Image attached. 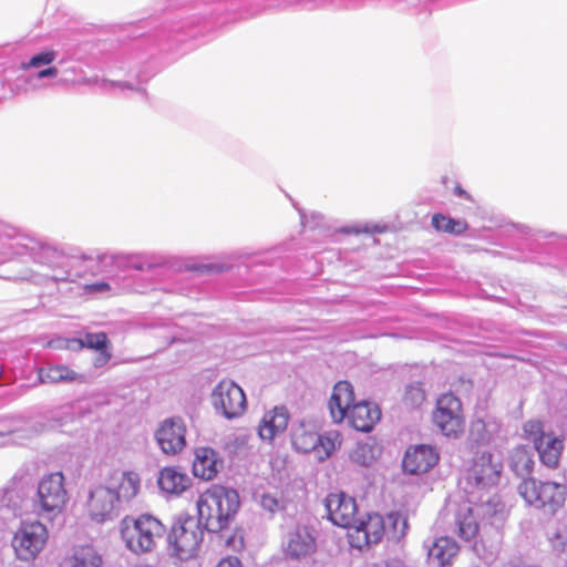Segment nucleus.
<instances>
[{
	"label": "nucleus",
	"mask_w": 567,
	"mask_h": 567,
	"mask_svg": "<svg viewBox=\"0 0 567 567\" xmlns=\"http://www.w3.org/2000/svg\"><path fill=\"white\" fill-rule=\"evenodd\" d=\"M186 426L181 417H171L163 421L156 432V440L162 451L167 455H175L186 446Z\"/></svg>",
	"instance_id": "13"
},
{
	"label": "nucleus",
	"mask_w": 567,
	"mask_h": 567,
	"mask_svg": "<svg viewBox=\"0 0 567 567\" xmlns=\"http://www.w3.org/2000/svg\"><path fill=\"white\" fill-rule=\"evenodd\" d=\"M193 464V474L195 477L202 481H212L219 473L220 468L218 465L223 463H192Z\"/></svg>",
	"instance_id": "31"
},
{
	"label": "nucleus",
	"mask_w": 567,
	"mask_h": 567,
	"mask_svg": "<svg viewBox=\"0 0 567 567\" xmlns=\"http://www.w3.org/2000/svg\"><path fill=\"white\" fill-rule=\"evenodd\" d=\"M58 74V69L55 66H50L44 70H41L38 74L40 79L55 76Z\"/></svg>",
	"instance_id": "42"
},
{
	"label": "nucleus",
	"mask_w": 567,
	"mask_h": 567,
	"mask_svg": "<svg viewBox=\"0 0 567 567\" xmlns=\"http://www.w3.org/2000/svg\"><path fill=\"white\" fill-rule=\"evenodd\" d=\"M432 421L445 436L458 437L463 434L465 419L460 398L452 392L442 393L436 399Z\"/></svg>",
	"instance_id": "6"
},
{
	"label": "nucleus",
	"mask_w": 567,
	"mask_h": 567,
	"mask_svg": "<svg viewBox=\"0 0 567 567\" xmlns=\"http://www.w3.org/2000/svg\"><path fill=\"white\" fill-rule=\"evenodd\" d=\"M523 465H524L523 472L526 474H530L533 463H523Z\"/></svg>",
	"instance_id": "44"
},
{
	"label": "nucleus",
	"mask_w": 567,
	"mask_h": 567,
	"mask_svg": "<svg viewBox=\"0 0 567 567\" xmlns=\"http://www.w3.org/2000/svg\"><path fill=\"white\" fill-rule=\"evenodd\" d=\"M64 563L65 567H103L101 554L91 545L75 547Z\"/></svg>",
	"instance_id": "21"
},
{
	"label": "nucleus",
	"mask_w": 567,
	"mask_h": 567,
	"mask_svg": "<svg viewBox=\"0 0 567 567\" xmlns=\"http://www.w3.org/2000/svg\"><path fill=\"white\" fill-rule=\"evenodd\" d=\"M440 453L434 445L419 444L410 446L404 454L403 461H439Z\"/></svg>",
	"instance_id": "28"
},
{
	"label": "nucleus",
	"mask_w": 567,
	"mask_h": 567,
	"mask_svg": "<svg viewBox=\"0 0 567 567\" xmlns=\"http://www.w3.org/2000/svg\"><path fill=\"white\" fill-rule=\"evenodd\" d=\"M225 544L227 548L233 551H241L246 547L245 534L241 528H235L233 533L226 538Z\"/></svg>",
	"instance_id": "32"
},
{
	"label": "nucleus",
	"mask_w": 567,
	"mask_h": 567,
	"mask_svg": "<svg viewBox=\"0 0 567 567\" xmlns=\"http://www.w3.org/2000/svg\"><path fill=\"white\" fill-rule=\"evenodd\" d=\"M68 348L72 350L91 349L99 352L93 361L94 367L105 365L112 358L111 342L107 334L101 332H87L83 338H74L68 340Z\"/></svg>",
	"instance_id": "14"
},
{
	"label": "nucleus",
	"mask_w": 567,
	"mask_h": 567,
	"mask_svg": "<svg viewBox=\"0 0 567 567\" xmlns=\"http://www.w3.org/2000/svg\"><path fill=\"white\" fill-rule=\"evenodd\" d=\"M317 542L307 526H298L290 532L284 547L285 555L292 559H300L315 554Z\"/></svg>",
	"instance_id": "15"
},
{
	"label": "nucleus",
	"mask_w": 567,
	"mask_h": 567,
	"mask_svg": "<svg viewBox=\"0 0 567 567\" xmlns=\"http://www.w3.org/2000/svg\"><path fill=\"white\" fill-rule=\"evenodd\" d=\"M434 463H402V470L408 474H420L431 470Z\"/></svg>",
	"instance_id": "36"
},
{
	"label": "nucleus",
	"mask_w": 567,
	"mask_h": 567,
	"mask_svg": "<svg viewBox=\"0 0 567 567\" xmlns=\"http://www.w3.org/2000/svg\"><path fill=\"white\" fill-rule=\"evenodd\" d=\"M403 403L410 409L421 406L426 400V393L420 383L406 386L403 394Z\"/></svg>",
	"instance_id": "29"
},
{
	"label": "nucleus",
	"mask_w": 567,
	"mask_h": 567,
	"mask_svg": "<svg viewBox=\"0 0 567 567\" xmlns=\"http://www.w3.org/2000/svg\"><path fill=\"white\" fill-rule=\"evenodd\" d=\"M166 265V261L165 260H158L156 262H131L128 265V267L133 268V269H136V270H144V269H153V268H156V267H162Z\"/></svg>",
	"instance_id": "40"
},
{
	"label": "nucleus",
	"mask_w": 567,
	"mask_h": 567,
	"mask_svg": "<svg viewBox=\"0 0 567 567\" xmlns=\"http://www.w3.org/2000/svg\"><path fill=\"white\" fill-rule=\"evenodd\" d=\"M318 442L319 434L303 427L297 429L292 435V445L300 453L315 452Z\"/></svg>",
	"instance_id": "27"
},
{
	"label": "nucleus",
	"mask_w": 567,
	"mask_h": 567,
	"mask_svg": "<svg viewBox=\"0 0 567 567\" xmlns=\"http://www.w3.org/2000/svg\"><path fill=\"white\" fill-rule=\"evenodd\" d=\"M342 437L338 431H328L319 435V442L315 450L316 457L320 461L331 457L332 454L340 449Z\"/></svg>",
	"instance_id": "26"
},
{
	"label": "nucleus",
	"mask_w": 567,
	"mask_h": 567,
	"mask_svg": "<svg viewBox=\"0 0 567 567\" xmlns=\"http://www.w3.org/2000/svg\"><path fill=\"white\" fill-rule=\"evenodd\" d=\"M524 433L526 437L530 441H533V444L535 445V441L540 439V436H544L546 433L543 429V423L538 420H529L524 424Z\"/></svg>",
	"instance_id": "34"
},
{
	"label": "nucleus",
	"mask_w": 567,
	"mask_h": 567,
	"mask_svg": "<svg viewBox=\"0 0 567 567\" xmlns=\"http://www.w3.org/2000/svg\"><path fill=\"white\" fill-rule=\"evenodd\" d=\"M218 453L209 446H198L195 450V461H218Z\"/></svg>",
	"instance_id": "35"
},
{
	"label": "nucleus",
	"mask_w": 567,
	"mask_h": 567,
	"mask_svg": "<svg viewBox=\"0 0 567 567\" xmlns=\"http://www.w3.org/2000/svg\"><path fill=\"white\" fill-rule=\"evenodd\" d=\"M196 505L205 528L218 533L234 520L240 507V497L234 488L213 485L198 496Z\"/></svg>",
	"instance_id": "3"
},
{
	"label": "nucleus",
	"mask_w": 567,
	"mask_h": 567,
	"mask_svg": "<svg viewBox=\"0 0 567 567\" xmlns=\"http://www.w3.org/2000/svg\"><path fill=\"white\" fill-rule=\"evenodd\" d=\"M518 493L528 505L546 514L554 515L563 508L567 489L563 484L540 482L529 477L519 484Z\"/></svg>",
	"instance_id": "5"
},
{
	"label": "nucleus",
	"mask_w": 567,
	"mask_h": 567,
	"mask_svg": "<svg viewBox=\"0 0 567 567\" xmlns=\"http://www.w3.org/2000/svg\"><path fill=\"white\" fill-rule=\"evenodd\" d=\"M324 505L333 525L350 529L357 523L358 505L352 496L343 492L330 493Z\"/></svg>",
	"instance_id": "10"
},
{
	"label": "nucleus",
	"mask_w": 567,
	"mask_h": 567,
	"mask_svg": "<svg viewBox=\"0 0 567 567\" xmlns=\"http://www.w3.org/2000/svg\"><path fill=\"white\" fill-rule=\"evenodd\" d=\"M169 539L175 555L182 560H187L196 556L202 543V532L192 523L176 524L172 528Z\"/></svg>",
	"instance_id": "11"
},
{
	"label": "nucleus",
	"mask_w": 567,
	"mask_h": 567,
	"mask_svg": "<svg viewBox=\"0 0 567 567\" xmlns=\"http://www.w3.org/2000/svg\"><path fill=\"white\" fill-rule=\"evenodd\" d=\"M534 447L540 461H559L564 451V440L553 433H546L535 441Z\"/></svg>",
	"instance_id": "22"
},
{
	"label": "nucleus",
	"mask_w": 567,
	"mask_h": 567,
	"mask_svg": "<svg viewBox=\"0 0 567 567\" xmlns=\"http://www.w3.org/2000/svg\"><path fill=\"white\" fill-rule=\"evenodd\" d=\"M456 534L463 540L470 542L478 534V523L468 502L458 505L455 514Z\"/></svg>",
	"instance_id": "20"
},
{
	"label": "nucleus",
	"mask_w": 567,
	"mask_h": 567,
	"mask_svg": "<svg viewBox=\"0 0 567 567\" xmlns=\"http://www.w3.org/2000/svg\"><path fill=\"white\" fill-rule=\"evenodd\" d=\"M519 463H513L514 465V471H518L517 466H518Z\"/></svg>",
	"instance_id": "45"
},
{
	"label": "nucleus",
	"mask_w": 567,
	"mask_h": 567,
	"mask_svg": "<svg viewBox=\"0 0 567 567\" xmlns=\"http://www.w3.org/2000/svg\"><path fill=\"white\" fill-rule=\"evenodd\" d=\"M186 270L198 274V275H212V274H220L228 271L230 269L229 265L218 264V262H199L192 264L185 267Z\"/></svg>",
	"instance_id": "30"
},
{
	"label": "nucleus",
	"mask_w": 567,
	"mask_h": 567,
	"mask_svg": "<svg viewBox=\"0 0 567 567\" xmlns=\"http://www.w3.org/2000/svg\"><path fill=\"white\" fill-rule=\"evenodd\" d=\"M261 504L265 508H268L269 511H274L275 507L278 506V502L276 501V498L269 495L262 496Z\"/></svg>",
	"instance_id": "41"
},
{
	"label": "nucleus",
	"mask_w": 567,
	"mask_h": 567,
	"mask_svg": "<svg viewBox=\"0 0 567 567\" xmlns=\"http://www.w3.org/2000/svg\"><path fill=\"white\" fill-rule=\"evenodd\" d=\"M39 378L42 383L73 382L82 379L78 372L64 364L41 369L39 371Z\"/></svg>",
	"instance_id": "23"
},
{
	"label": "nucleus",
	"mask_w": 567,
	"mask_h": 567,
	"mask_svg": "<svg viewBox=\"0 0 567 567\" xmlns=\"http://www.w3.org/2000/svg\"><path fill=\"white\" fill-rule=\"evenodd\" d=\"M454 192H455V194H456L457 196L463 197V198H465V199H467V200H472V199H473V198H472V196H471V194H468V193H467L465 189H463L460 185H456V186L454 187Z\"/></svg>",
	"instance_id": "43"
},
{
	"label": "nucleus",
	"mask_w": 567,
	"mask_h": 567,
	"mask_svg": "<svg viewBox=\"0 0 567 567\" xmlns=\"http://www.w3.org/2000/svg\"><path fill=\"white\" fill-rule=\"evenodd\" d=\"M110 290H111V286L105 281L89 284L83 287V291L87 295L103 293V292H107Z\"/></svg>",
	"instance_id": "38"
},
{
	"label": "nucleus",
	"mask_w": 567,
	"mask_h": 567,
	"mask_svg": "<svg viewBox=\"0 0 567 567\" xmlns=\"http://www.w3.org/2000/svg\"><path fill=\"white\" fill-rule=\"evenodd\" d=\"M106 487L113 491L117 502L130 501L138 494L141 478L132 471L114 473L110 476Z\"/></svg>",
	"instance_id": "18"
},
{
	"label": "nucleus",
	"mask_w": 567,
	"mask_h": 567,
	"mask_svg": "<svg viewBox=\"0 0 567 567\" xmlns=\"http://www.w3.org/2000/svg\"><path fill=\"white\" fill-rule=\"evenodd\" d=\"M116 502L113 491L106 486H99L90 493L86 509L92 519L104 522L114 514Z\"/></svg>",
	"instance_id": "16"
},
{
	"label": "nucleus",
	"mask_w": 567,
	"mask_h": 567,
	"mask_svg": "<svg viewBox=\"0 0 567 567\" xmlns=\"http://www.w3.org/2000/svg\"><path fill=\"white\" fill-rule=\"evenodd\" d=\"M385 230H386L385 226H380V225L368 226V225H365L362 228L353 227V228L344 229L343 231L347 233V234L359 235V234H362V233H364V234H382Z\"/></svg>",
	"instance_id": "37"
},
{
	"label": "nucleus",
	"mask_w": 567,
	"mask_h": 567,
	"mask_svg": "<svg viewBox=\"0 0 567 567\" xmlns=\"http://www.w3.org/2000/svg\"><path fill=\"white\" fill-rule=\"evenodd\" d=\"M68 501L64 476L61 472L42 477L38 485L37 504L43 513L59 514L64 509Z\"/></svg>",
	"instance_id": "8"
},
{
	"label": "nucleus",
	"mask_w": 567,
	"mask_h": 567,
	"mask_svg": "<svg viewBox=\"0 0 567 567\" xmlns=\"http://www.w3.org/2000/svg\"><path fill=\"white\" fill-rule=\"evenodd\" d=\"M55 56H56L55 51L47 50L39 54L33 55L31 58V60L29 61V63L23 64L22 68L23 69L39 68L44 64H50L54 61Z\"/></svg>",
	"instance_id": "33"
},
{
	"label": "nucleus",
	"mask_w": 567,
	"mask_h": 567,
	"mask_svg": "<svg viewBox=\"0 0 567 567\" xmlns=\"http://www.w3.org/2000/svg\"><path fill=\"white\" fill-rule=\"evenodd\" d=\"M215 567H244L241 560L235 556L221 558Z\"/></svg>",
	"instance_id": "39"
},
{
	"label": "nucleus",
	"mask_w": 567,
	"mask_h": 567,
	"mask_svg": "<svg viewBox=\"0 0 567 567\" xmlns=\"http://www.w3.org/2000/svg\"><path fill=\"white\" fill-rule=\"evenodd\" d=\"M432 227L439 233L451 235H462L468 229V224L464 219H455L441 213H436L431 219Z\"/></svg>",
	"instance_id": "24"
},
{
	"label": "nucleus",
	"mask_w": 567,
	"mask_h": 567,
	"mask_svg": "<svg viewBox=\"0 0 567 567\" xmlns=\"http://www.w3.org/2000/svg\"><path fill=\"white\" fill-rule=\"evenodd\" d=\"M503 472V463H472L462 478L464 489L473 493L498 484Z\"/></svg>",
	"instance_id": "12"
},
{
	"label": "nucleus",
	"mask_w": 567,
	"mask_h": 567,
	"mask_svg": "<svg viewBox=\"0 0 567 567\" xmlns=\"http://www.w3.org/2000/svg\"><path fill=\"white\" fill-rule=\"evenodd\" d=\"M288 422V410L284 406H276L264 414L258 426V434L262 441L271 442L286 431Z\"/></svg>",
	"instance_id": "17"
},
{
	"label": "nucleus",
	"mask_w": 567,
	"mask_h": 567,
	"mask_svg": "<svg viewBox=\"0 0 567 567\" xmlns=\"http://www.w3.org/2000/svg\"><path fill=\"white\" fill-rule=\"evenodd\" d=\"M212 401L213 405L227 419L243 415L247 408L243 389L230 380H223L215 386Z\"/></svg>",
	"instance_id": "9"
},
{
	"label": "nucleus",
	"mask_w": 567,
	"mask_h": 567,
	"mask_svg": "<svg viewBox=\"0 0 567 567\" xmlns=\"http://www.w3.org/2000/svg\"><path fill=\"white\" fill-rule=\"evenodd\" d=\"M458 553L457 544L449 537H440L435 540L430 556L437 560L441 566L450 564Z\"/></svg>",
	"instance_id": "25"
},
{
	"label": "nucleus",
	"mask_w": 567,
	"mask_h": 567,
	"mask_svg": "<svg viewBox=\"0 0 567 567\" xmlns=\"http://www.w3.org/2000/svg\"><path fill=\"white\" fill-rule=\"evenodd\" d=\"M328 406L336 423L347 419L349 424L360 432L372 431L381 419V410L375 403L369 401L354 403V390L348 381L336 383Z\"/></svg>",
	"instance_id": "1"
},
{
	"label": "nucleus",
	"mask_w": 567,
	"mask_h": 567,
	"mask_svg": "<svg viewBox=\"0 0 567 567\" xmlns=\"http://www.w3.org/2000/svg\"><path fill=\"white\" fill-rule=\"evenodd\" d=\"M164 534L165 526L162 522L148 514L138 517L126 516L121 522V537L126 547L135 554L151 551Z\"/></svg>",
	"instance_id": "4"
},
{
	"label": "nucleus",
	"mask_w": 567,
	"mask_h": 567,
	"mask_svg": "<svg viewBox=\"0 0 567 567\" xmlns=\"http://www.w3.org/2000/svg\"><path fill=\"white\" fill-rule=\"evenodd\" d=\"M159 488L171 495H181L192 484L189 476L177 466H166L158 475Z\"/></svg>",
	"instance_id": "19"
},
{
	"label": "nucleus",
	"mask_w": 567,
	"mask_h": 567,
	"mask_svg": "<svg viewBox=\"0 0 567 567\" xmlns=\"http://www.w3.org/2000/svg\"><path fill=\"white\" fill-rule=\"evenodd\" d=\"M406 528V518L398 512H391L385 517L378 513H369L357 519L348 533V539L351 547L363 550L379 544L384 536L400 540Z\"/></svg>",
	"instance_id": "2"
},
{
	"label": "nucleus",
	"mask_w": 567,
	"mask_h": 567,
	"mask_svg": "<svg viewBox=\"0 0 567 567\" xmlns=\"http://www.w3.org/2000/svg\"><path fill=\"white\" fill-rule=\"evenodd\" d=\"M48 537V528L41 522H22L12 538L17 557L24 561L35 559L45 547Z\"/></svg>",
	"instance_id": "7"
}]
</instances>
